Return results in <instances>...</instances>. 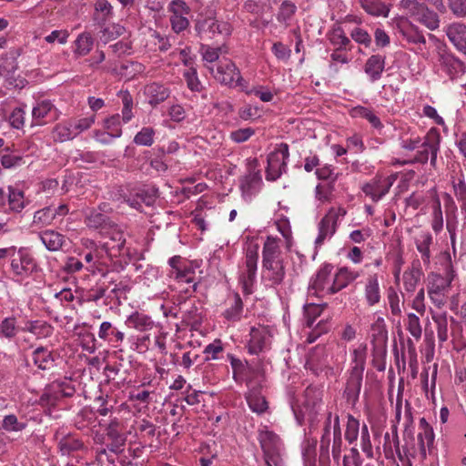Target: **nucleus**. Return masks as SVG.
I'll use <instances>...</instances> for the list:
<instances>
[{
	"mask_svg": "<svg viewBox=\"0 0 466 466\" xmlns=\"http://www.w3.org/2000/svg\"><path fill=\"white\" fill-rule=\"evenodd\" d=\"M331 446V454L334 461L339 463L343 441L339 414L329 410L323 422L319 441L320 456H329Z\"/></svg>",
	"mask_w": 466,
	"mask_h": 466,
	"instance_id": "f257e3e1",
	"label": "nucleus"
},
{
	"mask_svg": "<svg viewBox=\"0 0 466 466\" xmlns=\"http://www.w3.org/2000/svg\"><path fill=\"white\" fill-rule=\"evenodd\" d=\"M195 30L201 39L226 38L231 35L232 26L229 23L215 18V11L211 8L199 12Z\"/></svg>",
	"mask_w": 466,
	"mask_h": 466,
	"instance_id": "f03ea898",
	"label": "nucleus"
},
{
	"mask_svg": "<svg viewBox=\"0 0 466 466\" xmlns=\"http://www.w3.org/2000/svg\"><path fill=\"white\" fill-rule=\"evenodd\" d=\"M75 393L76 388L71 380H54L45 387L38 404L43 408H55L62 399L71 398Z\"/></svg>",
	"mask_w": 466,
	"mask_h": 466,
	"instance_id": "7ed1b4c3",
	"label": "nucleus"
},
{
	"mask_svg": "<svg viewBox=\"0 0 466 466\" xmlns=\"http://www.w3.org/2000/svg\"><path fill=\"white\" fill-rule=\"evenodd\" d=\"M258 440L263 451L265 466H283L281 458L282 442L272 431H258Z\"/></svg>",
	"mask_w": 466,
	"mask_h": 466,
	"instance_id": "20e7f679",
	"label": "nucleus"
},
{
	"mask_svg": "<svg viewBox=\"0 0 466 466\" xmlns=\"http://www.w3.org/2000/svg\"><path fill=\"white\" fill-rule=\"evenodd\" d=\"M11 271L15 281L22 282L37 270L34 258L24 248H15V255H10Z\"/></svg>",
	"mask_w": 466,
	"mask_h": 466,
	"instance_id": "39448f33",
	"label": "nucleus"
},
{
	"mask_svg": "<svg viewBox=\"0 0 466 466\" xmlns=\"http://www.w3.org/2000/svg\"><path fill=\"white\" fill-rule=\"evenodd\" d=\"M354 365L351 367L344 390V396L347 401L352 405H355L359 400L365 364L364 359L358 355L357 350L354 351Z\"/></svg>",
	"mask_w": 466,
	"mask_h": 466,
	"instance_id": "423d86ee",
	"label": "nucleus"
},
{
	"mask_svg": "<svg viewBox=\"0 0 466 466\" xmlns=\"http://www.w3.org/2000/svg\"><path fill=\"white\" fill-rule=\"evenodd\" d=\"M258 245L249 244L246 249L245 268L240 275V283L243 292L249 295L253 292V285L256 281L258 259Z\"/></svg>",
	"mask_w": 466,
	"mask_h": 466,
	"instance_id": "0eeeda50",
	"label": "nucleus"
},
{
	"mask_svg": "<svg viewBox=\"0 0 466 466\" xmlns=\"http://www.w3.org/2000/svg\"><path fill=\"white\" fill-rule=\"evenodd\" d=\"M207 67L215 79L222 85L228 86H241L243 78L240 75V71L231 60L227 58L221 59L216 70L213 66H208Z\"/></svg>",
	"mask_w": 466,
	"mask_h": 466,
	"instance_id": "6e6552de",
	"label": "nucleus"
},
{
	"mask_svg": "<svg viewBox=\"0 0 466 466\" xmlns=\"http://www.w3.org/2000/svg\"><path fill=\"white\" fill-rule=\"evenodd\" d=\"M246 174L240 178V189L245 198H250L257 194L262 185V177L258 169V161L257 158H248L246 160Z\"/></svg>",
	"mask_w": 466,
	"mask_h": 466,
	"instance_id": "1a4fd4ad",
	"label": "nucleus"
},
{
	"mask_svg": "<svg viewBox=\"0 0 466 466\" xmlns=\"http://www.w3.org/2000/svg\"><path fill=\"white\" fill-rule=\"evenodd\" d=\"M156 194L157 190L155 189L152 192L138 189L134 194H127V189L123 187L111 193L113 199L125 202L137 210L141 209L143 203L147 206L152 205L155 201Z\"/></svg>",
	"mask_w": 466,
	"mask_h": 466,
	"instance_id": "9d476101",
	"label": "nucleus"
},
{
	"mask_svg": "<svg viewBox=\"0 0 466 466\" xmlns=\"http://www.w3.org/2000/svg\"><path fill=\"white\" fill-rule=\"evenodd\" d=\"M289 157L288 144L282 143L279 147L268 156V167L266 178L270 181L277 180L287 171V164Z\"/></svg>",
	"mask_w": 466,
	"mask_h": 466,
	"instance_id": "9b49d317",
	"label": "nucleus"
},
{
	"mask_svg": "<svg viewBox=\"0 0 466 466\" xmlns=\"http://www.w3.org/2000/svg\"><path fill=\"white\" fill-rule=\"evenodd\" d=\"M451 282L442 279L440 273H431L429 275V283L427 287L428 295L432 304L438 309H442L448 299V292Z\"/></svg>",
	"mask_w": 466,
	"mask_h": 466,
	"instance_id": "f8f14e48",
	"label": "nucleus"
},
{
	"mask_svg": "<svg viewBox=\"0 0 466 466\" xmlns=\"http://www.w3.org/2000/svg\"><path fill=\"white\" fill-rule=\"evenodd\" d=\"M441 136L436 129H431L425 136L421 144L422 149L418 151L415 156V161L424 164L427 163L429 157L431 159V165L436 166L437 155L440 150Z\"/></svg>",
	"mask_w": 466,
	"mask_h": 466,
	"instance_id": "ddd939ff",
	"label": "nucleus"
},
{
	"mask_svg": "<svg viewBox=\"0 0 466 466\" xmlns=\"http://www.w3.org/2000/svg\"><path fill=\"white\" fill-rule=\"evenodd\" d=\"M438 61L441 70L448 75L451 80L457 79L466 73V65L453 54L446 52L445 50L439 52Z\"/></svg>",
	"mask_w": 466,
	"mask_h": 466,
	"instance_id": "4468645a",
	"label": "nucleus"
},
{
	"mask_svg": "<svg viewBox=\"0 0 466 466\" xmlns=\"http://www.w3.org/2000/svg\"><path fill=\"white\" fill-rule=\"evenodd\" d=\"M57 117V109L50 100L39 101L32 108V126H43Z\"/></svg>",
	"mask_w": 466,
	"mask_h": 466,
	"instance_id": "2eb2a0df",
	"label": "nucleus"
},
{
	"mask_svg": "<svg viewBox=\"0 0 466 466\" xmlns=\"http://www.w3.org/2000/svg\"><path fill=\"white\" fill-rule=\"evenodd\" d=\"M106 433L110 441L106 445L108 451L115 454H119L124 451V447L127 441V436L120 431V423L116 418L110 420L106 428Z\"/></svg>",
	"mask_w": 466,
	"mask_h": 466,
	"instance_id": "dca6fc26",
	"label": "nucleus"
},
{
	"mask_svg": "<svg viewBox=\"0 0 466 466\" xmlns=\"http://www.w3.org/2000/svg\"><path fill=\"white\" fill-rule=\"evenodd\" d=\"M391 186L392 181H390L389 177H376L370 182L364 184L361 189L372 201L378 202L389 192Z\"/></svg>",
	"mask_w": 466,
	"mask_h": 466,
	"instance_id": "f3484780",
	"label": "nucleus"
},
{
	"mask_svg": "<svg viewBox=\"0 0 466 466\" xmlns=\"http://www.w3.org/2000/svg\"><path fill=\"white\" fill-rule=\"evenodd\" d=\"M333 267L329 264L323 265L317 272L315 278H313L309 283V289H313L315 293L329 294L331 295V289H329L332 283L331 272Z\"/></svg>",
	"mask_w": 466,
	"mask_h": 466,
	"instance_id": "a211bd4d",
	"label": "nucleus"
},
{
	"mask_svg": "<svg viewBox=\"0 0 466 466\" xmlns=\"http://www.w3.org/2000/svg\"><path fill=\"white\" fill-rule=\"evenodd\" d=\"M285 275L284 261L262 265V280L270 287L280 285L284 280Z\"/></svg>",
	"mask_w": 466,
	"mask_h": 466,
	"instance_id": "6ab92c4d",
	"label": "nucleus"
},
{
	"mask_svg": "<svg viewBox=\"0 0 466 466\" xmlns=\"http://www.w3.org/2000/svg\"><path fill=\"white\" fill-rule=\"evenodd\" d=\"M250 339L248 344L250 354H258L266 350L270 344V332L265 327L252 328L250 330Z\"/></svg>",
	"mask_w": 466,
	"mask_h": 466,
	"instance_id": "aec40b11",
	"label": "nucleus"
},
{
	"mask_svg": "<svg viewBox=\"0 0 466 466\" xmlns=\"http://www.w3.org/2000/svg\"><path fill=\"white\" fill-rule=\"evenodd\" d=\"M173 14L170 16L172 29L176 33H180L189 25L188 19L184 15L189 14V7L185 2L175 0L172 2Z\"/></svg>",
	"mask_w": 466,
	"mask_h": 466,
	"instance_id": "412c9836",
	"label": "nucleus"
},
{
	"mask_svg": "<svg viewBox=\"0 0 466 466\" xmlns=\"http://www.w3.org/2000/svg\"><path fill=\"white\" fill-rule=\"evenodd\" d=\"M247 386L249 390L246 400L250 410L258 414L265 412L268 409V402L261 394V386H255L251 380H247Z\"/></svg>",
	"mask_w": 466,
	"mask_h": 466,
	"instance_id": "4be33fe9",
	"label": "nucleus"
},
{
	"mask_svg": "<svg viewBox=\"0 0 466 466\" xmlns=\"http://www.w3.org/2000/svg\"><path fill=\"white\" fill-rule=\"evenodd\" d=\"M126 244L124 232L115 227L108 232V240L103 243L104 251L110 257H117Z\"/></svg>",
	"mask_w": 466,
	"mask_h": 466,
	"instance_id": "5701e85b",
	"label": "nucleus"
},
{
	"mask_svg": "<svg viewBox=\"0 0 466 466\" xmlns=\"http://www.w3.org/2000/svg\"><path fill=\"white\" fill-rule=\"evenodd\" d=\"M414 243L418 252L420 255L421 261L426 268L431 265V250L433 245V237L429 231H421L414 238Z\"/></svg>",
	"mask_w": 466,
	"mask_h": 466,
	"instance_id": "b1692460",
	"label": "nucleus"
},
{
	"mask_svg": "<svg viewBox=\"0 0 466 466\" xmlns=\"http://www.w3.org/2000/svg\"><path fill=\"white\" fill-rule=\"evenodd\" d=\"M57 449L62 456H70L76 451H83L86 446L83 441L73 434L56 436Z\"/></svg>",
	"mask_w": 466,
	"mask_h": 466,
	"instance_id": "393cba45",
	"label": "nucleus"
},
{
	"mask_svg": "<svg viewBox=\"0 0 466 466\" xmlns=\"http://www.w3.org/2000/svg\"><path fill=\"white\" fill-rule=\"evenodd\" d=\"M434 442V433L431 426L425 418L420 420V432L418 433V445L422 459L427 457V449L431 450Z\"/></svg>",
	"mask_w": 466,
	"mask_h": 466,
	"instance_id": "a878e982",
	"label": "nucleus"
},
{
	"mask_svg": "<svg viewBox=\"0 0 466 466\" xmlns=\"http://www.w3.org/2000/svg\"><path fill=\"white\" fill-rule=\"evenodd\" d=\"M445 32L456 49L466 55V25L453 23L447 26Z\"/></svg>",
	"mask_w": 466,
	"mask_h": 466,
	"instance_id": "bb28decb",
	"label": "nucleus"
},
{
	"mask_svg": "<svg viewBox=\"0 0 466 466\" xmlns=\"http://www.w3.org/2000/svg\"><path fill=\"white\" fill-rule=\"evenodd\" d=\"M144 95L148 104L156 106L168 98L170 91L166 86L154 82L145 86Z\"/></svg>",
	"mask_w": 466,
	"mask_h": 466,
	"instance_id": "cd10ccee",
	"label": "nucleus"
},
{
	"mask_svg": "<svg viewBox=\"0 0 466 466\" xmlns=\"http://www.w3.org/2000/svg\"><path fill=\"white\" fill-rule=\"evenodd\" d=\"M359 277V272L350 270L346 267L339 268L336 274L332 277V283L329 288L331 289V293L335 294L339 292Z\"/></svg>",
	"mask_w": 466,
	"mask_h": 466,
	"instance_id": "c85d7f7f",
	"label": "nucleus"
},
{
	"mask_svg": "<svg viewBox=\"0 0 466 466\" xmlns=\"http://www.w3.org/2000/svg\"><path fill=\"white\" fill-rule=\"evenodd\" d=\"M337 218L331 212L324 216L319 223V234L315 239L316 246H321L326 238H330L336 232Z\"/></svg>",
	"mask_w": 466,
	"mask_h": 466,
	"instance_id": "c756f323",
	"label": "nucleus"
},
{
	"mask_svg": "<svg viewBox=\"0 0 466 466\" xmlns=\"http://www.w3.org/2000/svg\"><path fill=\"white\" fill-rule=\"evenodd\" d=\"M277 238L268 237L262 250V265L283 261L281 249Z\"/></svg>",
	"mask_w": 466,
	"mask_h": 466,
	"instance_id": "7c9ffc66",
	"label": "nucleus"
},
{
	"mask_svg": "<svg viewBox=\"0 0 466 466\" xmlns=\"http://www.w3.org/2000/svg\"><path fill=\"white\" fill-rule=\"evenodd\" d=\"M385 64V56L379 54L372 55L367 59L364 65V72L368 75L371 82H375L381 77Z\"/></svg>",
	"mask_w": 466,
	"mask_h": 466,
	"instance_id": "2f4dec72",
	"label": "nucleus"
},
{
	"mask_svg": "<svg viewBox=\"0 0 466 466\" xmlns=\"http://www.w3.org/2000/svg\"><path fill=\"white\" fill-rule=\"evenodd\" d=\"M370 338L374 348L379 351L382 350L388 339V330L382 317H378L371 324Z\"/></svg>",
	"mask_w": 466,
	"mask_h": 466,
	"instance_id": "473e14b6",
	"label": "nucleus"
},
{
	"mask_svg": "<svg viewBox=\"0 0 466 466\" xmlns=\"http://www.w3.org/2000/svg\"><path fill=\"white\" fill-rule=\"evenodd\" d=\"M423 276L420 260H414L411 267L403 273V286L407 292L415 291L418 283Z\"/></svg>",
	"mask_w": 466,
	"mask_h": 466,
	"instance_id": "72a5a7b5",
	"label": "nucleus"
},
{
	"mask_svg": "<svg viewBox=\"0 0 466 466\" xmlns=\"http://www.w3.org/2000/svg\"><path fill=\"white\" fill-rule=\"evenodd\" d=\"M34 364L42 370H50L55 367V357L51 350L45 347L36 348L32 353Z\"/></svg>",
	"mask_w": 466,
	"mask_h": 466,
	"instance_id": "f704fd0d",
	"label": "nucleus"
},
{
	"mask_svg": "<svg viewBox=\"0 0 466 466\" xmlns=\"http://www.w3.org/2000/svg\"><path fill=\"white\" fill-rule=\"evenodd\" d=\"M51 137L56 143H64L76 137L69 118L56 124L53 127Z\"/></svg>",
	"mask_w": 466,
	"mask_h": 466,
	"instance_id": "c9c22d12",
	"label": "nucleus"
},
{
	"mask_svg": "<svg viewBox=\"0 0 466 466\" xmlns=\"http://www.w3.org/2000/svg\"><path fill=\"white\" fill-rule=\"evenodd\" d=\"M361 8L370 15L388 17L390 7L380 0H358Z\"/></svg>",
	"mask_w": 466,
	"mask_h": 466,
	"instance_id": "e433bc0d",
	"label": "nucleus"
},
{
	"mask_svg": "<svg viewBox=\"0 0 466 466\" xmlns=\"http://www.w3.org/2000/svg\"><path fill=\"white\" fill-rule=\"evenodd\" d=\"M413 18L431 31L437 29L440 25L439 15L435 12L428 9L424 5H421Z\"/></svg>",
	"mask_w": 466,
	"mask_h": 466,
	"instance_id": "4c0bfd02",
	"label": "nucleus"
},
{
	"mask_svg": "<svg viewBox=\"0 0 466 466\" xmlns=\"http://www.w3.org/2000/svg\"><path fill=\"white\" fill-rule=\"evenodd\" d=\"M39 238L49 251L59 250L65 242V236L55 230L39 233Z\"/></svg>",
	"mask_w": 466,
	"mask_h": 466,
	"instance_id": "58836bf2",
	"label": "nucleus"
},
{
	"mask_svg": "<svg viewBox=\"0 0 466 466\" xmlns=\"http://www.w3.org/2000/svg\"><path fill=\"white\" fill-rule=\"evenodd\" d=\"M328 39L330 44L339 50H351L350 39L346 35L340 26H335L328 34Z\"/></svg>",
	"mask_w": 466,
	"mask_h": 466,
	"instance_id": "ea45409f",
	"label": "nucleus"
},
{
	"mask_svg": "<svg viewBox=\"0 0 466 466\" xmlns=\"http://www.w3.org/2000/svg\"><path fill=\"white\" fill-rule=\"evenodd\" d=\"M365 299L369 306H374L380 300V290L376 274L369 276L365 285Z\"/></svg>",
	"mask_w": 466,
	"mask_h": 466,
	"instance_id": "a19ab883",
	"label": "nucleus"
},
{
	"mask_svg": "<svg viewBox=\"0 0 466 466\" xmlns=\"http://www.w3.org/2000/svg\"><path fill=\"white\" fill-rule=\"evenodd\" d=\"M22 331L29 332L37 338H47L53 333V327L46 321L29 320L25 327L22 328Z\"/></svg>",
	"mask_w": 466,
	"mask_h": 466,
	"instance_id": "79ce46f5",
	"label": "nucleus"
},
{
	"mask_svg": "<svg viewBox=\"0 0 466 466\" xmlns=\"http://www.w3.org/2000/svg\"><path fill=\"white\" fill-rule=\"evenodd\" d=\"M431 319L436 325L437 337L440 342H445L449 338L448 313L431 310Z\"/></svg>",
	"mask_w": 466,
	"mask_h": 466,
	"instance_id": "37998d69",
	"label": "nucleus"
},
{
	"mask_svg": "<svg viewBox=\"0 0 466 466\" xmlns=\"http://www.w3.org/2000/svg\"><path fill=\"white\" fill-rule=\"evenodd\" d=\"M98 337L108 342L117 343L124 340L125 334L114 328L111 322L104 321L100 324Z\"/></svg>",
	"mask_w": 466,
	"mask_h": 466,
	"instance_id": "c03bdc74",
	"label": "nucleus"
},
{
	"mask_svg": "<svg viewBox=\"0 0 466 466\" xmlns=\"http://www.w3.org/2000/svg\"><path fill=\"white\" fill-rule=\"evenodd\" d=\"M323 391L317 386L309 385L304 391L303 405L306 409L315 410L322 401Z\"/></svg>",
	"mask_w": 466,
	"mask_h": 466,
	"instance_id": "a18cd8bd",
	"label": "nucleus"
},
{
	"mask_svg": "<svg viewBox=\"0 0 466 466\" xmlns=\"http://www.w3.org/2000/svg\"><path fill=\"white\" fill-rule=\"evenodd\" d=\"M7 189L6 199L8 201V210L10 212H21L25 207L24 192L11 186H9Z\"/></svg>",
	"mask_w": 466,
	"mask_h": 466,
	"instance_id": "49530a36",
	"label": "nucleus"
},
{
	"mask_svg": "<svg viewBox=\"0 0 466 466\" xmlns=\"http://www.w3.org/2000/svg\"><path fill=\"white\" fill-rule=\"evenodd\" d=\"M94 46V38L88 32L78 35L75 41L74 55L76 57L85 56L92 50Z\"/></svg>",
	"mask_w": 466,
	"mask_h": 466,
	"instance_id": "de8ad7c7",
	"label": "nucleus"
},
{
	"mask_svg": "<svg viewBox=\"0 0 466 466\" xmlns=\"http://www.w3.org/2000/svg\"><path fill=\"white\" fill-rule=\"evenodd\" d=\"M102 276L106 279V286H108V289L112 286L108 298L119 300L121 294L130 290V287L126 281H117L115 278H109L108 271L102 273Z\"/></svg>",
	"mask_w": 466,
	"mask_h": 466,
	"instance_id": "09e8293b",
	"label": "nucleus"
},
{
	"mask_svg": "<svg viewBox=\"0 0 466 466\" xmlns=\"http://www.w3.org/2000/svg\"><path fill=\"white\" fill-rule=\"evenodd\" d=\"M20 330L22 329L17 325V319L15 316L6 317L0 322V338L11 340Z\"/></svg>",
	"mask_w": 466,
	"mask_h": 466,
	"instance_id": "8fccbe9b",
	"label": "nucleus"
},
{
	"mask_svg": "<svg viewBox=\"0 0 466 466\" xmlns=\"http://www.w3.org/2000/svg\"><path fill=\"white\" fill-rule=\"evenodd\" d=\"M127 324L139 331L151 329L154 326V322L149 316L139 312L131 314L127 319Z\"/></svg>",
	"mask_w": 466,
	"mask_h": 466,
	"instance_id": "3c124183",
	"label": "nucleus"
},
{
	"mask_svg": "<svg viewBox=\"0 0 466 466\" xmlns=\"http://www.w3.org/2000/svg\"><path fill=\"white\" fill-rule=\"evenodd\" d=\"M351 116L366 119L375 129L380 130L383 127V124L380 119L370 108L362 106H355L351 109Z\"/></svg>",
	"mask_w": 466,
	"mask_h": 466,
	"instance_id": "603ef678",
	"label": "nucleus"
},
{
	"mask_svg": "<svg viewBox=\"0 0 466 466\" xmlns=\"http://www.w3.org/2000/svg\"><path fill=\"white\" fill-rule=\"evenodd\" d=\"M108 218L106 214L96 210L90 209L86 214L85 223L88 228H99L107 224Z\"/></svg>",
	"mask_w": 466,
	"mask_h": 466,
	"instance_id": "864d4df0",
	"label": "nucleus"
},
{
	"mask_svg": "<svg viewBox=\"0 0 466 466\" xmlns=\"http://www.w3.org/2000/svg\"><path fill=\"white\" fill-rule=\"evenodd\" d=\"M405 328L415 340H420L422 335V327L420 318L414 313H408L405 320Z\"/></svg>",
	"mask_w": 466,
	"mask_h": 466,
	"instance_id": "5fc2aeb1",
	"label": "nucleus"
},
{
	"mask_svg": "<svg viewBox=\"0 0 466 466\" xmlns=\"http://www.w3.org/2000/svg\"><path fill=\"white\" fill-rule=\"evenodd\" d=\"M296 11V5L291 1L285 0L281 3L279 6V10L277 15V19L279 23L285 24V25L288 26L289 20L295 15Z\"/></svg>",
	"mask_w": 466,
	"mask_h": 466,
	"instance_id": "6e6d98bb",
	"label": "nucleus"
},
{
	"mask_svg": "<svg viewBox=\"0 0 466 466\" xmlns=\"http://www.w3.org/2000/svg\"><path fill=\"white\" fill-rule=\"evenodd\" d=\"M400 33H401L403 38L410 44H414V45H425L426 44L425 36L423 35L422 32L417 26H414L411 25L409 27L402 29L400 31Z\"/></svg>",
	"mask_w": 466,
	"mask_h": 466,
	"instance_id": "4d7b16f0",
	"label": "nucleus"
},
{
	"mask_svg": "<svg viewBox=\"0 0 466 466\" xmlns=\"http://www.w3.org/2000/svg\"><path fill=\"white\" fill-rule=\"evenodd\" d=\"M441 265L442 267L443 271V274H441L442 279L445 280H449V282H452L456 277V273L453 268L450 252L444 251L441 254Z\"/></svg>",
	"mask_w": 466,
	"mask_h": 466,
	"instance_id": "13d9d810",
	"label": "nucleus"
},
{
	"mask_svg": "<svg viewBox=\"0 0 466 466\" xmlns=\"http://www.w3.org/2000/svg\"><path fill=\"white\" fill-rule=\"evenodd\" d=\"M347 419L345 439L350 444H352L358 440L360 421L351 414H348Z\"/></svg>",
	"mask_w": 466,
	"mask_h": 466,
	"instance_id": "bf43d9fd",
	"label": "nucleus"
},
{
	"mask_svg": "<svg viewBox=\"0 0 466 466\" xmlns=\"http://www.w3.org/2000/svg\"><path fill=\"white\" fill-rule=\"evenodd\" d=\"M55 220L51 207H46L35 212L33 224L39 227L49 226Z\"/></svg>",
	"mask_w": 466,
	"mask_h": 466,
	"instance_id": "052dcab7",
	"label": "nucleus"
},
{
	"mask_svg": "<svg viewBox=\"0 0 466 466\" xmlns=\"http://www.w3.org/2000/svg\"><path fill=\"white\" fill-rule=\"evenodd\" d=\"M104 127L112 137L118 138L122 136L120 115L115 114L105 119Z\"/></svg>",
	"mask_w": 466,
	"mask_h": 466,
	"instance_id": "680f3d73",
	"label": "nucleus"
},
{
	"mask_svg": "<svg viewBox=\"0 0 466 466\" xmlns=\"http://www.w3.org/2000/svg\"><path fill=\"white\" fill-rule=\"evenodd\" d=\"M119 96L121 97L122 104H123L122 116H121L122 121L124 123H128L133 117V113H132L133 97L127 90L121 91L119 93Z\"/></svg>",
	"mask_w": 466,
	"mask_h": 466,
	"instance_id": "e2e57ef3",
	"label": "nucleus"
},
{
	"mask_svg": "<svg viewBox=\"0 0 466 466\" xmlns=\"http://www.w3.org/2000/svg\"><path fill=\"white\" fill-rule=\"evenodd\" d=\"M360 448L368 459H374L373 448L370 441V431L367 424L360 429Z\"/></svg>",
	"mask_w": 466,
	"mask_h": 466,
	"instance_id": "0e129e2a",
	"label": "nucleus"
},
{
	"mask_svg": "<svg viewBox=\"0 0 466 466\" xmlns=\"http://www.w3.org/2000/svg\"><path fill=\"white\" fill-rule=\"evenodd\" d=\"M72 127L74 128V131L76 135V137L81 134L82 132L89 129L92 125L96 121V115L93 114L86 117H81V118H69Z\"/></svg>",
	"mask_w": 466,
	"mask_h": 466,
	"instance_id": "69168bd1",
	"label": "nucleus"
},
{
	"mask_svg": "<svg viewBox=\"0 0 466 466\" xmlns=\"http://www.w3.org/2000/svg\"><path fill=\"white\" fill-rule=\"evenodd\" d=\"M322 308L320 305L310 303L304 306V319L307 327L313 326L316 319L320 316Z\"/></svg>",
	"mask_w": 466,
	"mask_h": 466,
	"instance_id": "338daca9",
	"label": "nucleus"
},
{
	"mask_svg": "<svg viewBox=\"0 0 466 466\" xmlns=\"http://www.w3.org/2000/svg\"><path fill=\"white\" fill-rule=\"evenodd\" d=\"M155 131L152 127H143L134 137L138 146L150 147L154 143Z\"/></svg>",
	"mask_w": 466,
	"mask_h": 466,
	"instance_id": "774afa93",
	"label": "nucleus"
}]
</instances>
